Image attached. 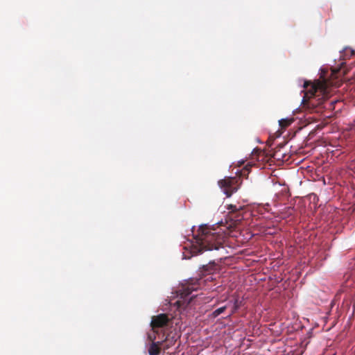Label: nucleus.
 Segmentation results:
<instances>
[{
  "label": "nucleus",
  "instance_id": "1",
  "mask_svg": "<svg viewBox=\"0 0 355 355\" xmlns=\"http://www.w3.org/2000/svg\"><path fill=\"white\" fill-rule=\"evenodd\" d=\"M227 236L218 226L202 225L199 227L193 240L188 246L191 256L198 255L205 251L219 250L224 248Z\"/></svg>",
  "mask_w": 355,
  "mask_h": 355
},
{
  "label": "nucleus",
  "instance_id": "2",
  "mask_svg": "<svg viewBox=\"0 0 355 355\" xmlns=\"http://www.w3.org/2000/svg\"><path fill=\"white\" fill-rule=\"evenodd\" d=\"M303 87L304 89L302 103L304 107L310 110L322 105L329 96L330 89L326 80H305Z\"/></svg>",
  "mask_w": 355,
  "mask_h": 355
},
{
  "label": "nucleus",
  "instance_id": "3",
  "mask_svg": "<svg viewBox=\"0 0 355 355\" xmlns=\"http://www.w3.org/2000/svg\"><path fill=\"white\" fill-rule=\"evenodd\" d=\"M241 184V178L238 177H226L223 180L218 181L219 187L227 197H230L234 193L237 191Z\"/></svg>",
  "mask_w": 355,
  "mask_h": 355
},
{
  "label": "nucleus",
  "instance_id": "4",
  "mask_svg": "<svg viewBox=\"0 0 355 355\" xmlns=\"http://www.w3.org/2000/svg\"><path fill=\"white\" fill-rule=\"evenodd\" d=\"M196 289L197 286L195 285H187L182 286V288L179 290V296L180 300L176 302L178 307H184L185 303L187 305H188L193 298V297H189V296L191 294L192 291Z\"/></svg>",
  "mask_w": 355,
  "mask_h": 355
},
{
  "label": "nucleus",
  "instance_id": "5",
  "mask_svg": "<svg viewBox=\"0 0 355 355\" xmlns=\"http://www.w3.org/2000/svg\"><path fill=\"white\" fill-rule=\"evenodd\" d=\"M171 319L168 315L165 313H161L152 318L150 326L152 330L156 328L164 327L169 324Z\"/></svg>",
  "mask_w": 355,
  "mask_h": 355
},
{
  "label": "nucleus",
  "instance_id": "6",
  "mask_svg": "<svg viewBox=\"0 0 355 355\" xmlns=\"http://www.w3.org/2000/svg\"><path fill=\"white\" fill-rule=\"evenodd\" d=\"M161 342H153L148 348L150 355H159L160 353Z\"/></svg>",
  "mask_w": 355,
  "mask_h": 355
},
{
  "label": "nucleus",
  "instance_id": "7",
  "mask_svg": "<svg viewBox=\"0 0 355 355\" xmlns=\"http://www.w3.org/2000/svg\"><path fill=\"white\" fill-rule=\"evenodd\" d=\"M202 268L204 271L207 272L208 273H212L217 270V266L214 262H212L203 266Z\"/></svg>",
  "mask_w": 355,
  "mask_h": 355
},
{
  "label": "nucleus",
  "instance_id": "8",
  "mask_svg": "<svg viewBox=\"0 0 355 355\" xmlns=\"http://www.w3.org/2000/svg\"><path fill=\"white\" fill-rule=\"evenodd\" d=\"M293 119H282L279 121V124L282 128H286L288 127L293 123Z\"/></svg>",
  "mask_w": 355,
  "mask_h": 355
},
{
  "label": "nucleus",
  "instance_id": "9",
  "mask_svg": "<svg viewBox=\"0 0 355 355\" xmlns=\"http://www.w3.org/2000/svg\"><path fill=\"white\" fill-rule=\"evenodd\" d=\"M226 306H223V307H220L217 309H216L213 313H212V315L214 317V318H216L218 317L220 314H221L222 313H223L225 311V310L226 309Z\"/></svg>",
  "mask_w": 355,
  "mask_h": 355
},
{
  "label": "nucleus",
  "instance_id": "10",
  "mask_svg": "<svg viewBox=\"0 0 355 355\" xmlns=\"http://www.w3.org/2000/svg\"><path fill=\"white\" fill-rule=\"evenodd\" d=\"M252 165L251 164H248L247 165H245L243 168L242 169L241 172V175L242 176H247L250 172V169L251 168Z\"/></svg>",
  "mask_w": 355,
  "mask_h": 355
},
{
  "label": "nucleus",
  "instance_id": "11",
  "mask_svg": "<svg viewBox=\"0 0 355 355\" xmlns=\"http://www.w3.org/2000/svg\"><path fill=\"white\" fill-rule=\"evenodd\" d=\"M228 209L231 210V212L234 213L242 209V207H237L236 205H230Z\"/></svg>",
  "mask_w": 355,
  "mask_h": 355
},
{
  "label": "nucleus",
  "instance_id": "12",
  "mask_svg": "<svg viewBox=\"0 0 355 355\" xmlns=\"http://www.w3.org/2000/svg\"><path fill=\"white\" fill-rule=\"evenodd\" d=\"M155 333H156L155 329H154V330H153L152 333H149L148 334V338L150 341H152V343L154 342V340H155V338H156Z\"/></svg>",
  "mask_w": 355,
  "mask_h": 355
},
{
  "label": "nucleus",
  "instance_id": "13",
  "mask_svg": "<svg viewBox=\"0 0 355 355\" xmlns=\"http://www.w3.org/2000/svg\"><path fill=\"white\" fill-rule=\"evenodd\" d=\"M334 103H336V101H331V102H329V103H326V105H324V107H327V106H329V107H328V108H329V109H330V108L331 107V106H332Z\"/></svg>",
  "mask_w": 355,
  "mask_h": 355
},
{
  "label": "nucleus",
  "instance_id": "14",
  "mask_svg": "<svg viewBox=\"0 0 355 355\" xmlns=\"http://www.w3.org/2000/svg\"><path fill=\"white\" fill-rule=\"evenodd\" d=\"M235 222H240L243 220V217L240 214L235 216Z\"/></svg>",
  "mask_w": 355,
  "mask_h": 355
},
{
  "label": "nucleus",
  "instance_id": "15",
  "mask_svg": "<svg viewBox=\"0 0 355 355\" xmlns=\"http://www.w3.org/2000/svg\"><path fill=\"white\" fill-rule=\"evenodd\" d=\"M333 355H335V354H333Z\"/></svg>",
  "mask_w": 355,
  "mask_h": 355
}]
</instances>
